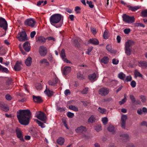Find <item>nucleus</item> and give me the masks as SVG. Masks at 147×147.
I'll use <instances>...</instances> for the list:
<instances>
[{
  "label": "nucleus",
  "instance_id": "1",
  "mask_svg": "<svg viewBox=\"0 0 147 147\" xmlns=\"http://www.w3.org/2000/svg\"><path fill=\"white\" fill-rule=\"evenodd\" d=\"M17 117L21 124L27 125L29 123L31 117V112L28 109L20 110L17 112Z\"/></svg>",
  "mask_w": 147,
  "mask_h": 147
},
{
  "label": "nucleus",
  "instance_id": "42",
  "mask_svg": "<svg viewBox=\"0 0 147 147\" xmlns=\"http://www.w3.org/2000/svg\"><path fill=\"white\" fill-rule=\"evenodd\" d=\"M44 123L43 122H42L37 120V124H38L39 126H40L41 128H44L45 127V125L44 124Z\"/></svg>",
  "mask_w": 147,
  "mask_h": 147
},
{
  "label": "nucleus",
  "instance_id": "27",
  "mask_svg": "<svg viewBox=\"0 0 147 147\" xmlns=\"http://www.w3.org/2000/svg\"><path fill=\"white\" fill-rule=\"evenodd\" d=\"M109 61V58L107 57H104L102 58V59L101 61L102 63H104L105 64H107Z\"/></svg>",
  "mask_w": 147,
  "mask_h": 147
},
{
  "label": "nucleus",
  "instance_id": "21",
  "mask_svg": "<svg viewBox=\"0 0 147 147\" xmlns=\"http://www.w3.org/2000/svg\"><path fill=\"white\" fill-rule=\"evenodd\" d=\"M88 44L90 43L94 45H97L99 44V41L96 38H91L89 40Z\"/></svg>",
  "mask_w": 147,
  "mask_h": 147
},
{
  "label": "nucleus",
  "instance_id": "24",
  "mask_svg": "<svg viewBox=\"0 0 147 147\" xmlns=\"http://www.w3.org/2000/svg\"><path fill=\"white\" fill-rule=\"evenodd\" d=\"M65 139L62 137L59 138L57 140V143L61 145H63Z\"/></svg>",
  "mask_w": 147,
  "mask_h": 147
},
{
  "label": "nucleus",
  "instance_id": "38",
  "mask_svg": "<svg viewBox=\"0 0 147 147\" xmlns=\"http://www.w3.org/2000/svg\"><path fill=\"white\" fill-rule=\"evenodd\" d=\"M95 129L97 131L99 132L101 130V127L100 125H96L94 127Z\"/></svg>",
  "mask_w": 147,
  "mask_h": 147
},
{
  "label": "nucleus",
  "instance_id": "29",
  "mask_svg": "<svg viewBox=\"0 0 147 147\" xmlns=\"http://www.w3.org/2000/svg\"><path fill=\"white\" fill-rule=\"evenodd\" d=\"M46 39L43 36H40L38 37V40L40 42L44 43L46 41Z\"/></svg>",
  "mask_w": 147,
  "mask_h": 147
},
{
  "label": "nucleus",
  "instance_id": "25",
  "mask_svg": "<svg viewBox=\"0 0 147 147\" xmlns=\"http://www.w3.org/2000/svg\"><path fill=\"white\" fill-rule=\"evenodd\" d=\"M134 72V76L135 78H136L137 77H140L142 78V75L140 73L138 70H135Z\"/></svg>",
  "mask_w": 147,
  "mask_h": 147
},
{
  "label": "nucleus",
  "instance_id": "12",
  "mask_svg": "<svg viewBox=\"0 0 147 147\" xmlns=\"http://www.w3.org/2000/svg\"><path fill=\"white\" fill-rule=\"evenodd\" d=\"M22 63L21 62L17 61L14 66V69L16 71H20L22 69Z\"/></svg>",
  "mask_w": 147,
  "mask_h": 147
},
{
  "label": "nucleus",
  "instance_id": "20",
  "mask_svg": "<svg viewBox=\"0 0 147 147\" xmlns=\"http://www.w3.org/2000/svg\"><path fill=\"white\" fill-rule=\"evenodd\" d=\"M45 93L49 97H51L53 95L54 92L49 89L47 90V86L46 87V89L44 91Z\"/></svg>",
  "mask_w": 147,
  "mask_h": 147
},
{
  "label": "nucleus",
  "instance_id": "3",
  "mask_svg": "<svg viewBox=\"0 0 147 147\" xmlns=\"http://www.w3.org/2000/svg\"><path fill=\"white\" fill-rule=\"evenodd\" d=\"M123 21L126 23L131 24L134 22L135 18L134 16H130L125 14L122 16Z\"/></svg>",
  "mask_w": 147,
  "mask_h": 147
},
{
  "label": "nucleus",
  "instance_id": "5",
  "mask_svg": "<svg viewBox=\"0 0 147 147\" xmlns=\"http://www.w3.org/2000/svg\"><path fill=\"white\" fill-rule=\"evenodd\" d=\"M48 52V50L47 48L43 45L40 46L39 49V52L42 57H44L46 56Z\"/></svg>",
  "mask_w": 147,
  "mask_h": 147
},
{
  "label": "nucleus",
  "instance_id": "7",
  "mask_svg": "<svg viewBox=\"0 0 147 147\" xmlns=\"http://www.w3.org/2000/svg\"><path fill=\"white\" fill-rule=\"evenodd\" d=\"M35 21L33 19L30 18L27 19L24 21V24L32 27H33L35 24Z\"/></svg>",
  "mask_w": 147,
  "mask_h": 147
},
{
  "label": "nucleus",
  "instance_id": "46",
  "mask_svg": "<svg viewBox=\"0 0 147 147\" xmlns=\"http://www.w3.org/2000/svg\"><path fill=\"white\" fill-rule=\"evenodd\" d=\"M102 121L104 125H105L107 122L108 120L107 117H104L102 118Z\"/></svg>",
  "mask_w": 147,
  "mask_h": 147
},
{
  "label": "nucleus",
  "instance_id": "62",
  "mask_svg": "<svg viewBox=\"0 0 147 147\" xmlns=\"http://www.w3.org/2000/svg\"><path fill=\"white\" fill-rule=\"evenodd\" d=\"M122 136L124 139L128 140L129 138V136L127 134H123L122 135Z\"/></svg>",
  "mask_w": 147,
  "mask_h": 147
},
{
  "label": "nucleus",
  "instance_id": "41",
  "mask_svg": "<svg viewBox=\"0 0 147 147\" xmlns=\"http://www.w3.org/2000/svg\"><path fill=\"white\" fill-rule=\"evenodd\" d=\"M132 79V77L130 75L126 76V78L125 79L124 82H130L131 80Z\"/></svg>",
  "mask_w": 147,
  "mask_h": 147
},
{
  "label": "nucleus",
  "instance_id": "60",
  "mask_svg": "<svg viewBox=\"0 0 147 147\" xmlns=\"http://www.w3.org/2000/svg\"><path fill=\"white\" fill-rule=\"evenodd\" d=\"M91 31L94 34H95L96 33V29L94 28H90Z\"/></svg>",
  "mask_w": 147,
  "mask_h": 147
},
{
  "label": "nucleus",
  "instance_id": "51",
  "mask_svg": "<svg viewBox=\"0 0 147 147\" xmlns=\"http://www.w3.org/2000/svg\"><path fill=\"white\" fill-rule=\"evenodd\" d=\"M140 98L141 100V101L143 102H145L146 101V96L144 95H141L140 96Z\"/></svg>",
  "mask_w": 147,
  "mask_h": 147
},
{
  "label": "nucleus",
  "instance_id": "8",
  "mask_svg": "<svg viewBox=\"0 0 147 147\" xmlns=\"http://www.w3.org/2000/svg\"><path fill=\"white\" fill-rule=\"evenodd\" d=\"M0 27L3 28L5 30H6L7 28V21L2 17H0Z\"/></svg>",
  "mask_w": 147,
  "mask_h": 147
},
{
  "label": "nucleus",
  "instance_id": "33",
  "mask_svg": "<svg viewBox=\"0 0 147 147\" xmlns=\"http://www.w3.org/2000/svg\"><path fill=\"white\" fill-rule=\"evenodd\" d=\"M98 110L100 113L102 114H105L107 112V110L106 109L101 108L100 107L98 108Z\"/></svg>",
  "mask_w": 147,
  "mask_h": 147
},
{
  "label": "nucleus",
  "instance_id": "4",
  "mask_svg": "<svg viewBox=\"0 0 147 147\" xmlns=\"http://www.w3.org/2000/svg\"><path fill=\"white\" fill-rule=\"evenodd\" d=\"M37 119L40 120L44 123H46L47 117L44 112L39 111L37 112Z\"/></svg>",
  "mask_w": 147,
  "mask_h": 147
},
{
  "label": "nucleus",
  "instance_id": "44",
  "mask_svg": "<svg viewBox=\"0 0 147 147\" xmlns=\"http://www.w3.org/2000/svg\"><path fill=\"white\" fill-rule=\"evenodd\" d=\"M86 3L89 5V7L91 8H92L94 7V5L92 4V2L91 1H90L87 0L86 1Z\"/></svg>",
  "mask_w": 147,
  "mask_h": 147
},
{
  "label": "nucleus",
  "instance_id": "15",
  "mask_svg": "<svg viewBox=\"0 0 147 147\" xmlns=\"http://www.w3.org/2000/svg\"><path fill=\"white\" fill-rule=\"evenodd\" d=\"M139 66L142 68L147 67V61H140L138 62Z\"/></svg>",
  "mask_w": 147,
  "mask_h": 147
},
{
  "label": "nucleus",
  "instance_id": "54",
  "mask_svg": "<svg viewBox=\"0 0 147 147\" xmlns=\"http://www.w3.org/2000/svg\"><path fill=\"white\" fill-rule=\"evenodd\" d=\"M103 36L105 39H107L108 38V34L106 30L104 32Z\"/></svg>",
  "mask_w": 147,
  "mask_h": 147
},
{
  "label": "nucleus",
  "instance_id": "34",
  "mask_svg": "<svg viewBox=\"0 0 147 147\" xmlns=\"http://www.w3.org/2000/svg\"><path fill=\"white\" fill-rule=\"evenodd\" d=\"M108 130L114 134L115 133L114 130V127L112 125H110L107 128Z\"/></svg>",
  "mask_w": 147,
  "mask_h": 147
},
{
  "label": "nucleus",
  "instance_id": "37",
  "mask_svg": "<svg viewBox=\"0 0 147 147\" xmlns=\"http://www.w3.org/2000/svg\"><path fill=\"white\" fill-rule=\"evenodd\" d=\"M141 16L143 17H147V10H144L142 11Z\"/></svg>",
  "mask_w": 147,
  "mask_h": 147
},
{
  "label": "nucleus",
  "instance_id": "18",
  "mask_svg": "<svg viewBox=\"0 0 147 147\" xmlns=\"http://www.w3.org/2000/svg\"><path fill=\"white\" fill-rule=\"evenodd\" d=\"M32 63L31 57H29L25 60V63L26 66L29 67L31 65Z\"/></svg>",
  "mask_w": 147,
  "mask_h": 147
},
{
  "label": "nucleus",
  "instance_id": "36",
  "mask_svg": "<svg viewBox=\"0 0 147 147\" xmlns=\"http://www.w3.org/2000/svg\"><path fill=\"white\" fill-rule=\"evenodd\" d=\"M69 109L75 111H78V108L74 105H71L69 106Z\"/></svg>",
  "mask_w": 147,
  "mask_h": 147
},
{
  "label": "nucleus",
  "instance_id": "14",
  "mask_svg": "<svg viewBox=\"0 0 147 147\" xmlns=\"http://www.w3.org/2000/svg\"><path fill=\"white\" fill-rule=\"evenodd\" d=\"M58 80V78H55L54 79L49 80L48 82V83L50 85L55 86L57 83Z\"/></svg>",
  "mask_w": 147,
  "mask_h": 147
},
{
  "label": "nucleus",
  "instance_id": "9",
  "mask_svg": "<svg viewBox=\"0 0 147 147\" xmlns=\"http://www.w3.org/2000/svg\"><path fill=\"white\" fill-rule=\"evenodd\" d=\"M109 92V88L105 87L102 88L98 90L99 94L102 96H105L107 95Z\"/></svg>",
  "mask_w": 147,
  "mask_h": 147
},
{
  "label": "nucleus",
  "instance_id": "17",
  "mask_svg": "<svg viewBox=\"0 0 147 147\" xmlns=\"http://www.w3.org/2000/svg\"><path fill=\"white\" fill-rule=\"evenodd\" d=\"M134 44L135 42L134 40H129L125 42V46L131 48V47Z\"/></svg>",
  "mask_w": 147,
  "mask_h": 147
},
{
  "label": "nucleus",
  "instance_id": "23",
  "mask_svg": "<svg viewBox=\"0 0 147 147\" xmlns=\"http://www.w3.org/2000/svg\"><path fill=\"white\" fill-rule=\"evenodd\" d=\"M125 53L127 55L129 56L131 54V48L125 46Z\"/></svg>",
  "mask_w": 147,
  "mask_h": 147
},
{
  "label": "nucleus",
  "instance_id": "32",
  "mask_svg": "<svg viewBox=\"0 0 147 147\" xmlns=\"http://www.w3.org/2000/svg\"><path fill=\"white\" fill-rule=\"evenodd\" d=\"M77 77L78 79L80 80H83L84 78L83 74L81 72H79L78 73Z\"/></svg>",
  "mask_w": 147,
  "mask_h": 147
},
{
  "label": "nucleus",
  "instance_id": "2",
  "mask_svg": "<svg viewBox=\"0 0 147 147\" xmlns=\"http://www.w3.org/2000/svg\"><path fill=\"white\" fill-rule=\"evenodd\" d=\"M63 17L59 14H55L50 17L49 20L51 24L57 28H60L62 26V22H61Z\"/></svg>",
  "mask_w": 147,
  "mask_h": 147
},
{
  "label": "nucleus",
  "instance_id": "31",
  "mask_svg": "<svg viewBox=\"0 0 147 147\" xmlns=\"http://www.w3.org/2000/svg\"><path fill=\"white\" fill-rule=\"evenodd\" d=\"M140 7L139 6H136L134 7L130 6L129 7V9L133 11H134L139 9Z\"/></svg>",
  "mask_w": 147,
  "mask_h": 147
},
{
  "label": "nucleus",
  "instance_id": "47",
  "mask_svg": "<svg viewBox=\"0 0 147 147\" xmlns=\"http://www.w3.org/2000/svg\"><path fill=\"white\" fill-rule=\"evenodd\" d=\"M43 101L42 98L41 97L39 96H37V104L41 103Z\"/></svg>",
  "mask_w": 147,
  "mask_h": 147
},
{
  "label": "nucleus",
  "instance_id": "58",
  "mask_svg": "<svg viewBox=\"0 0 147 147\" xmlns=\"http://www.w3.org/2000/svg\"><path fill=\"white\" fill-rule=\"evenodd\" d=\"M119 61L118 60H116L115 59H113L112 60V63L114 65H117Z\"/></svg>",
  "mask_w": 147,
  "mask_h": 147
},
{
  "label": "nucleus",
  "instance_id": "56",
  "mask_svg": "<svg viewBox=\"0 0 147 147\" xmlns=\"http://www.w3.org/2000/svg\"><path fill=\"white\" fill-rule=\"evenodd\" d=\"M136 83L134 80H132L131 82L130 85L132 88H134L136 86Z\"/></svg>",
  "mask_w": 147,
  "mask_h": 147
},
{
  "label": "nucleus",
  "instance_id": "45",
  "mask_svg": "<svg viewBox=\"0 0 147 147\" xmlns=\"http://www.w3.org/2000/svg\"><path fill=\"white\" fill-rule=\"evenodd\" d=\"M127 118V117L126 115H122L121 117V122H126Z\"/></svg>",
  "mask_w": 147,
  "mask_h": 147
},
{
  "label": "nucleus",
  "instance_id": "39",
  "mask_svg": "<svg viewBox=\"0 0 147 147\" xmlns=\"http://www.w3.org/2000/svg\"><path fill=\"white\" fill-rule=\"evenodd\" d=\"M106 48L109 51L112 53H113V51L112 50L111 46V45L109 44L107 45L106 47Z\"/></svg>",
  "mask_w": 147,
  "mask_h": 147
},
{
  "label": "nucleus",
  "instance_id": "53",
  "mask_svg": "<svg viewBox=\"0 0 147 147\" xmlns=\"http://www.w3.org/2000/svg\"><path fill=\"white\" fill-rule=\"evenodd\" d=\"M6 83L7 85L9 86L11 84L12 80L11 79H8L6 81Z\"/></svg>",
  "mask_w": 147,
  "mask_h": 147
},
{
  "label": "nucleus",
  "instance_id": "13",
  "mask_svg": "<svg viewBox=\"0 0 147 147\" xmlns=\"http://www.w3.org/2000/svg\"><path fill=\"white\" fill-rule=\"evenodd\" d=\"M0 108L1 110L5 112H7L9 110L8 106L2 102H0Z\"/></svg>",
  "mask_w": 147,
  "mask_h": 147
},
{
  "label": "nucleus",
  "instance_id": "64",
  "mask_svg": "<svg viewBox=\"0 0 147 147\" xmlns=\"http://www.w3.org/2000/svg\"><path fill=\"white\" fill-rule=\"evenodd\" d=\"M36 34V32L35 31H33L30 34V37L31 38H33L34 36Z\"/></svg>",
  "mask_w": 147,
  "mask_h": 147
},
{
  "label": "nucleus",
  "instance_id": "43",
  "mask_svg": "<svg viewBox=\"0 0 147 147\" xmlns=\"http://www.w3.org/2000/svg\"><path fill=\"white\" fill-rule=\"evenodd\" d=\"M47 58L50 61H51L53 60L52 55L51 53H49L47 55Z\"/></svg>",
  "mask_w": 147,
  "mask_h": 147
},
{
  "label": "nucleus",
  "instance_id": "19",
  "mask_svg": "<svg viewBox=\"0 0 147 147\" xmlns=\"http://www.w3.org/2000/svg\"><path fill=\"white\" fill-rule=\"evenodd\" d=\"M88 78L92 82L96 80L97 78L95 73H94L92 74L89 75Z\"/></svg>",
  "mask_w": 147,
  "mask_h": 147
},
{
  "label": "nucleus",
  "instance_id": "16",
  "mask_svg": "<svg viewBox=\"0 0 147 147\" xmlns=\"http://www.w3.org/2000/svg\"><path fill=\"white\" fill-rule=\"evenodd\" d=\"M71 68L70 67L65 66L63 71V74L64 75L67 74L71 71Z\"/></svg>",
  "mask_w": 147,
  "mask_h": 147
},
{
  "label": "nucleus",
  "instance_id": "63",
  "mask_svg": "<svg viewBox=\"0 0 147 147\" xmlns=\"http://www.w3.org/2000/svg\"><path fill=\"white\" fill-rule=\"evenodd\" d=\"M70 92L69 89H66L64 91V94L66 96H67L69 94H70Z\"/></svg>",
  "mask_w": 147,
  "mask_h": 147
},
{
  "label": "nucleus",
  "instance_id": "30",
  "mask_svg": "<svg viewBox=\"0 0 147 147\" xmlns=\"http://www.w3.org/2000/svg\"><path fill=\"white\" fill-rule=\"evenodd\" d=\"M39 63L40 64L45 63L46 64V65L47 66H49V62L47 61V59H44L40 60Z\"/></svg>",
  "mask_w": 147,
  "mask_h": 147
},
{
  "label": "nucleus",
  "instance_id": "57",
  "mask_svg": "<svg viewBox=\"0 0 147 147\" xmlns=\"http://www.w3.org/2000/svg\"><path fill=\"white\" fill-rule=\"evenodd\" d=\"M1 71L2 72H4L6 73H8L9 72V71L8 69L5 67H3V68H2Z\"/></svg>",
  "mask_w": 147,
  "mask_h": 147
},
{
  "label": "nucleus",
  "instance_id": "26",
  "mask_svg": "<svg viewBox=\"0 0 147 147\" xmlns=\"http://www.w3.org/2000/svg\"><path fill=\"white\" fill-rule=\"evenodd\" d=\"M118 77L121 80L123 81L126 78V75L122 72H120L118 75Z\"/></svg>",
  "mask_w": 147,
  "mask_h": 147
},
{
  "label": "nucleus",
  "instance_id": "52",
  "mask_svg": "<svg viewBox=\"0 0 147 147\" xmlns=\"http://www.w3.org/2000/svg\"><path fill=\"white\" fill-rule=\"evenodd\" d=\"M130 98L131 101L133 103H135L136 102V99L134 97V96L132 95H131L130 96Z\"/></svg>",
  "mask_w": 147,
  "mask_h": 147
},
{
  "label": "nucleus",
  "instance_id": "61",
  "mask_svg": "<svg viewBox=\"0 0 147 147\" xmlns=\"http://www.w3.org/2000/svg\"><path fill=\"white\" fill-rule=\"evenodd\" d=\"M130 29L129 28H127L125 29L124 32L125 34H128L130 32Z\"/></svg>",
  "mask_w": 147,
  "mask_h": 147
},
{
  "label": "nucleus",
  "instance_id": "50",
  "mask_svg": "<svg viewBox=\"0 0 147 147\" xmlns=\"http://www.w3.org/2000/svg\"><path fill=\"white\" fill-rule=\"evenodd\" d=\"M0 47V54L1 55H4L6 53L5 50V49H3Z\"/></svg>",
  "mask_w": 147,
  "mask_h": 147
},
{
  "label": "nucleus",
  "instance_id": "28",
  "mask_svg": "<svg viewBox=\"0 0 147 147\" xmlns=\"http://www.w3.org/2000/svg\"><path fill=\"white\" fill-rule=\"evenodd\" d=\"M60 56L62 58V60L65 59L66 57L65 50L64 49H62L61 51Z\"/></svg>",
  "mask_w": 147,
  "mask_h": 147
},
{
  "label": "nucleus",
  "instance_id": "49",
  "mask_svg": "<svg viewBox=\"0 0 147 147\" xmlns=\"http://www.w3.org/2000/svg\"><path fill=\"white\" fill-rule=\"evenodd\" d=\"M67 115L68 117L71 118L73 117L74 116V113L69 112L67 113Z\"/></svg>",
  "mask_w": 147,
  "mask_h": 147
},
{
  "label": "nucleus",
  "instance_id": "22",
  "mask_svg": "<svg viewBox=\"0 0 147 147\" xmlns=\"http://www.w3.org/2000/svg\"><path fill=\"white\" fill-rule=\"evenodd\" d=\"M23 47L27 52H28L30 51V47L29 46V43L28 42H26L24 44Z\"/></svg>",
  "mask_w": 147,
  "mask_h": 147
},
{
  "label": "nucleus",
  "instance_id": "11",
  "mask_svg": "<svg viewBox=\"0 0 147 147\" xmlns=\"http://www.w3.org/2000/svg\"><path fill=\"white\" fill-rule=\"evenodd\" d=\"M16 133L17 137L21 141H24V139L23 138L22 132L21 130L19 128L16 129Z\"/></svg>",
  "mask_w": 147,
  "mask_h": 147
},
{
  "label": "nucleus",
  "instance_id": "48",
  "mask_svg": "<svg viewBox=\"0 0 147 147\" xmlns=\"http://www.w3.org/2000/svg\"><path fill=\"white\" fill-rule=\"evenodd\" d=\"M88 90V88L86 87L81 92V93L83 94H86Z\"/></svg>",
  "mask_w": 147,
  "mask_h": 147
},
{
  "label": "nucleus",
  "instance_id": "10",
  "mask_svg": "<svg viewBox=\"0 0 147 147\" xmlns=\"http://www.w3.org/2000/svg\"><path fill=\"white\" fill-rule=\"evenodd\" d=\"M86 127L83 126L78 127L75 129V131L77 133L79 134L86 132Z\"/></svg>",
  "mask_w": 147,
  "mask_h": 147
},
{
  "label": "nucleus",
  "instance_id": "35",
  "mask_svg": "<svg viewBox=\"0 0 147 147\" xmlns=\"http://www.w3.org/2000/svg\"><path fill=\"white\" fill-rule=\"evenodd\" d=\"M95 119L94 117V116L92 115L89 118L88 122L89 123H92L95 121Z\"/></svg>",
  "mask_w": 147,
  "mask_h": 147
},
{
  "label": "nucleus",
  "instance_id": "55",
  "mask_svg": "<svg viewBox=\"0 0 147 147\" xmlns=\"http://www.w3.org/2000/svg\"><path fill=\"white\" fill-rule=\"evenodd\" d=\"M93 47H89L87 49V51L86 52V53L88 55H90V52L93 49Z\"/></svg>",
  "mask_w": 147,
  "mask_h": 147
},
{
  "label": "nucleus",
  "instance_id": "40",
  "mask_svg": "<svg viewBox=\"0 0 147 147\" xmlns=\"http://www.w3.org/2000/svg\"><path fill=\"white\" fill-rule=\"evenodd\" d=\"M134 26L135 27H144L145 26L143 24L141 23H135L134 24Z\"/></svg>",
  "mask_w": 147,
  "mask_h": 147
},
{
  "label": "nucleus",
  "instance_id": "6",
  "mask_svg": "<svg viewBox=\"0 0 147 147\" xmlns=\"http://www.w3.org/2000/svg\"><path fill=\"white\" fill-rule=\"evenodd\" d=\"M27 34L25 31L19 33L18 35V39L20 41H24L27 39Z\"/></svg>",
  "mask_w": 147,
  "mask_h": 147
},
{
  "label": "nucleus",
  "instance_id": "59",
  "mask_svg": "<svg viewBox=\"0 0 147 147\" xmlns=\"http://www.w3.org/2000/svg\"><path fill=\"white\" fill-rule=\"evenodd\" d=\"M5 98L6 100H10L12 99V98L11 96L9 94H7L5 96Z\"/></svg>",
  "mask_w": 147,
  "mask_h": 147
}]
</instances>
